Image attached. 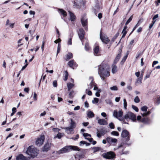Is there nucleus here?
<instances>
[{
    "label": "nucleus",
    "instance_id": "nucleus-35",
    "mask_svg": "<svg viewBox=\"0 0 160 160\" xmlns=\"http://www.w3.org/2000/svg\"><path fill=\"white\" fill-rule=\"evenodd\" d=\"M148 108V107L146 106H144L142 107L141 110L143 111L146 112Z\"/></svg>",
    "mask_w": 160,
    "mask_h": 160
},
{
    "label": "nucleus",
    "instance_id": "nucleus-13",
    "mask_svg": "<svg viewBox=\"0 0 160 160\" xmlns=\"http://www.w3.org/2000/svg\"><path fill=\"white\" fill-rule=\"evenodd\" d=\"M85 32L84 30L82 29H80L78 32V35L80 39L82 41L84 37Z\"/></svg>",
    "mask_w": 160,
    "mask_h": 160
},
{
    "label": "nucleus",
    "instance_id": "nucleus-51",
    "mask_svg": "<svg viewBox=\"0 0 160 160\" xmlns=\"http://www.w3.org/2000/svg\"><path fill=\"white\" fill-rule=\"evenodd\" d=\"M158 14H156L152 18V20L153 21H155L154 20L158 18Z\"/></svg>",
    "mask_w": 160,
    "mask_h": 160
},
{
    "label": "nucleus",
    "instance_id": "nucleus-7",
    "mask_svg": "<svg viewBox=\"0 0 160 160\" xmlns=\"http://www.w3.org/2000/svg\"><path fill=\"white\" fill-rule=\"evenodd\" d=\"M107 141L108 143L110 145H115L116 144L117 142V140L114 138H113L110 137H108L106 138Z\"/></svg>",
    "mask_w": 160,
    "mask_h": 160
},
{
    "label": "nucleus",
    "instance_id": "nucleus-14",
    "mask_svg": "<svg viewBox=\"0 0 160 160\" xmlns=\"http://www.w3.org/2000/svg\"><path fill=\"white\" fill-rule=\"evenodd\" d=\"M122 51V50L121 49L119 50V53H118L116 56L113 62L114 64H116L119 61L121 57Z\"/></svg>",
    "mask_w": 160,
    "mask_h": 160
},
{
    "label": "nucleus",
    "instance_id": "nucleus-37",
    "mask_svg": "<svg viewBox=\"0 0 160 160\" xmlns=\"http://www.w3.org/2000/svg\"><path fill=\"white\" fill-rule=\"evenodd\" d=\"M99 99L98 98H94V99L92 100V103H94L95 102L97 103L98 102Z\"/></svg>",
    "mask_w": 160,
    "mask_h": 160
},
{
    "label": "nucleus",
    "instance_id": "nucleus-1",
    "mask_svg": "<svg viewBox=\"0 0 160 160\" xmlns=\"http://www.w3.org/2000/svg\"><path fill=\"white\" fill-rule=\"evenodd\" d=\"M70 150L74 151H80V149L77 146L70 145L66 146L57 151V152L58 154L63 153L69 152Z\"/></svg>",
    "mask_w": 160,
    "mask_h": 160
},
{
    "label": "nucleus",
    "instance_id": "nucleus-53",
    "mask_svg": "<svg viewBox=\"0 0 160 160\" xmlns=\"http://www.w3.org/2000/svg\"><path fill=\"white\" fill-rule=\"evenodd\" d=\"M37 95L36 93L34 92V95H33V99L34 100H37Z\"/></svg>",
    "mask_w": 160,
    "mask_h": 160
},
{
    "label": "nucleus",
    "instance_id": "nucleus-62",
    "mask_svg": "<svg viewBox=\"0 0 160 160\" xmlns=\"http://www.w3.org/2000/svg\"><path fill=\"white\" fill-rule=\"evenodd\" d=\"M28 65V63H26V64L25 65H24L22 67L21 69V70L23 71V70H24L26 68V67H27Z\"/></svg>",
    "mask_w": 160,
    "mask_h": 160
},
{
    "label": "nucleus",
    "instance_id": "nucleus-36",
    "mask_svg": "<svg viewBox=\"0 0 160 160\" xmlns=\"http://www.w3.org/2000/svg\"><path fill=\"white\" fill-rule=\"evenodd\" d=\"M85 48L86 51H88L89 49V44L88 43H86L85 46Z\"/></svg>",
    "mask_w": 160,
    "mask_h": 160
},
{
    "label": "nucleus",
    "instance_id": "nucleus-49",
    "mask_svg": "<svg viewBox=\"0 0 160 160\" xmlns=\"http://www.w3.org/2000/svg\"><path fill=\"white\" fill-rule=\"evenodd\" d=\"M45 42L43 41L42 42V44L41 46V49L42 52L44 50V47L45 44Z\"/></svg>",
    "mask_w": 160,
    "mask_h": 160
},
{
    "label": "nucleus",
    "instance_id": "nucleus-61",
    "mask_svg": "<svg viewBox=\"0 0 160 160\" xmlns=\"http://www.w3.org/2000/svg\"><path fill=\"white\" fill-rule=\"evenodd\" d=\"M80 106H78L76 107H75L74 108V110H78L79 109H80Z\"/></svg>",
    "mask_w": 160,
    "mask_h": 160
},
{
    "label": "nucleus",
    "instance_id": "nucleus-16",
    "mask_svg": "<svg viewBox=\"0 0 160 160\" xmlns=\"http://www.w3.org/2000/svg\"><path fill=\"white\" fill-rule=\"evenodd\" d=\"M94 54L95 55L98 56L99 55V46H96L94 48Z\"/></svg>",
    "mask_w": 160,
    "mask_h": 160
},
{
    "label": "nucleus",
    "instance_id": "nucleus-56",
    "mask_svg": "<svg viewBox=\"0 0 160 160\" xmlns=\"http://www.w3.org/2000/svg\"><path fill=\"white\" fill-rule=\"evenodd\" d=\"M85 143H86V142L83 141H81L79 144V145L81 146L82 144H84Z\"/></svg>",
    "mask_w": 160,
    "mask_h": 160
},
{
    "label": "nucleus",
    "instance_id": "nucleus-21",
    "mask_svg": "<svg viewBox=\"0 0 160 160\" xmlns=\"http://www.w3.org/2000/svg\"><path fill=\"white\" fill-rule=\"evenodd\" d=\"M81 22L82 25L83 26L85 27L87 25V20L84 17L82 18L81 19Z\"/></svg>",
    "mask_w": 160,
    "mask_h": 160
},
{
    "label": "nucleus",
    "instance_id": "nucleus-15",
    "mask_svg": "<svg viewBox=\"0 0 160 160\" xmlns=\"http://www.w3.org/2000/svg\"><path fill=\"white\" fill-rule=\"evenodd\" d=\"M98 123L100 125H105L108 124L107 121L103 119H100L98 120Z\"/></svg>",
    "mask_w": 160,
    "mask_h": 160
},
{
    "label": "nucleus",
    "instance_id": "nucleus-24",
    "mask_svg": "<svg viewBox=\"0 0 160 160\" xmlns=\"http://www.w3.org/2000/svg\"><path fill=\"white\" fill-rule=\"evenodd\" d=\"M69 13L70 14V19L71 21H74L75 19V15L72 13L71 12L69 11Z\"/></svg>",
    "mask_w": 160,
    "mask_h": 160
},
{
    "label": "nucleus",
    "instance_id": "nucleus-12",
    "mask_svg": "<svg viewBox=\"0 0 160 160\" xmlns=\"http://www.w3.org/2000/svg\"><path fill=\"white\" fill-rule=\"evenodd\" d=\"M30 157H26L22 154H18L16 158V160H29L30 159Z\"/></svg>",
    "mask_w": 160,
    "mask_h": 160
},
{
    "label": "nucleus",
    "instance_id": "nucleus-17",
    "mask_svg": "<svg viewBox=\"0 0 160 160\" xmlns=\"http://www.w3.org/2000/svg\"><path fill=\"white\" fill-rule=\"evenodd\" d=\"M58 11L62 15L63 17H66L67 16V13L64 10L61 9H58Z\"/></svg>",
    "mask_w": 160,
    "mask_h": 160
},
{
    "label": "nucleus",
    "instance_id": "nucleus-18",
    "mask_svg": "<svg viewBox=\"0 0 160 160\" xmlns=\"http://www.w3.org/2000/svg\"><path fill=\"white\" fill-rule=\"evenodd\" d=\"M84 155L83 154H77L75 155V158L76 159L78 160H80L81 158H83L84 157Z\"/></svg>",
    "mask_w": 160,
    "mask_h": 160
},
{
    "label": "nucleus",
    "instance_id": "nucleus-30",
    "mask_svg": "<svg viewBox=\"0 0 160 160\" xmlns=\"http://www.w3.org/2000/svg\"><path fill=\"white\" fill-rule=\"evenodd\" d=\"M97 130L98 132H99L101 133V134L102 135H103L104 134H105L106 133V130H103L102 129L100 131H99L98 129H97Z\"/></svg>",
    "mask_w": 160,
    "mask_h": 160
},
{
    "label": "nucleus",
    "instance_id": "nucleus-6",
    "mask_svg": "<svg viewBox=\"0 0 160 160\" xmlns=\"http://www.w3.org/2000/svg\"><path fill=\"white\" fill-rule=\"evenodd\" d=\"M102 156L105 158L110 159L115 158L116 155L113 152L110 151L103 153Z\"/></svg>",
    "mask_w": 160,
    "mask_h": 160
},
{
    "label": "nucleus",
    "instance_id": "nucleus-20",
    "mask_svg": "<svg viewBox=\"0 0 160 160\" xmlns=\"http://www.w3.org/2000/svg\"><path fill=\"white\" fill-rule=\"evenodd\" d=\"M142 77H140L138 78L135 82V84L137 85L138 84H140L142 83Z\"/></svg>",
    "mask_w": 160,
    "mask_h": 160
},
{
    "label": "nucleus",
    "instance_id": "nucleus-25",
    "mask_svg": "<svg viewBox=\"0 0 160 160\" xmlns=\"http://www.w3.org/2000/svg\"><path fill=\"white\" fill-rule=\"evenodd\" d=\"M74 86V84L70 82H69L67 84V87L68 88V90L70 91L71 89L73 88Z\"/></svg>",
    "mask_w": 160,
    "mask_h": 160
},
{
    "label": "nucleus",
    "instance_id": "nucleus-19",
    "mask_svg": "<svg viewBox=\"0 0 160 160\" xmlns=\"http://www.w3.org/2000/svg\"><path fill=\"white\" fill-rule=\"evenodd\" d=\"M76 123L75 122L73 121L72 119H71V122L70 123V127L74 128L76 127Z\"/></svg>",
    "mask_w": 160,
    "mask_h": 160
},
{
    "label": "nucleus",
    "instance_id": "nucleus-41",
    "mask_svg": "<svg viewBox=\"0 0 160 160\" xmlns=\"http://www.w3.org/2000/svg\"><path fill=\"white\" fill-rule=\"evenodd\" d=\"M123 105L124 108L126 109L127 105L126 100L125 99H123Z\"/></svg>",
    "mask_w": 160,
    "mask_h": 160
},
{
    "label": "nucleus",
    "instance_id": "nucleus-47",
    "mask_svg": "<svg viewBox=\"0 0 160 160\" xmlns=\"http://www.w3.org/2000/svg\"><path fill=\"white\" fill-rule=\"evenodd\" d=\"M53 87H56L57 86V82L56 80H54L53 82Z\"/></svg>",
    "mask_w": 160,
    "mask_h": 160
},
{
    "label": "nucleus",
    "instance_id": "nucleus-63",
    "mask_svg": "<svg viewBox=\"0 0 160 160\" xmlns=\"http://www.w3.org/2000/svg\"><path fill=\"white\" fill-rule=\"evenodd\" d=\"M85 106L87 108H88L89 107V104L87 101L85 102Z\"/></svg>",
    "mask_w": 160,
    "mask_h": 160
},
{
    "label": "nucleus",
    "instance_id": "nucleus-59",
    "mask_svg": "<svg viewBox=\"0 0 160 160\" xmlns=\"http://www.w3.org/2000/svg\"><path fill=\"white\" fill-rule=\"evenodd\" d=\"M85 138L86 139L88 140L89 141V142H92L93 140V138Z\"/></svg>",
    "mask_w": 160,
    "mask_h": 160
},
{
    "label": "nucleus",
    "instance_id": "nucleus-27",
    "mask_svg": "<svg viewBox=\"0 0 160 160\" xmlns=\"http://www.w3.org/2000/svg\"><path fill=\"white\" fill-rule=\"evenodd\" d=\"M72 56V54L71 53H68L66 55V58L65 59L66 60H68L69 59L71 58Z\"/></svg>",
    "mask_w": 160,
    "mask_h": 160
},
{
    "label": "nucleus",
    "instance_id": "nucleus-58",
    "mask_svg": "<svg viewBox=\"0 0 160 160\" xmlns=\"http://www.w3.org/2000/svg\"><path fill=\"white\" fill-rule=\"evenodd\" d=\"M120 99V97H116L115 98V100L116 102H118L119 101Z\"/></svg>",
    "mask_w": 160,
    "mask_h": 160
},
{
    "label": "nucleus",
    "instance_id": "nucleus-26",
    "mask_svg": "<svg viewBox=\"0 0 160 160\" xmlns=\"http://www.w3.org/2000/svg\"><path fill=\"white\" fill-rule=\"evenodd\" d=\"M87 116L89 118H92L94 117V114L92 112L89 111L88 112Z\"/></svg>",
    "mask_w": 160,
    "mask_h": 160
},
{
    "label": "nucleus",
    "instance_id": "nucleus-60",
    "mask_svg": "<svg viewBox=\"0 0 160 160\" xmlns=\"http://www.w3.org/2000/svg\"><path fill=\"white\" fill-rule=\"evenodd\" d=\"M29 88H24V91L26 92H28L29 91Z\"/></svg>",
    "mask_w": 160,
    "mask_h": 160
},
{
    "label": "nucleus",
    "instance_id": "nucleus-3",
    "mask_svg": "<svg viewBox=\"0 0 160 160\" xmlns=\"http://www.w3.org/2000/svg\"><path fill=\"white\" fill-rule=\"evenodd\" d=\"M98 73L103 80L104 79L105 77H108L110 75L109 72L105 69L101 65L99 67Z\"/></svg>",
    "mask_w": 160,
    "mask_h": 160
},
{
    "label": "nucleus",
    "instance_id": "nucleus-57",
    "mask_svg": "<svg viewBox=\"0 0 160 160\" xmlns=\"http://www.w3.org/2000/svg\"><path fill=\"white\" fill-rule=\"evenodd\" d=\"M158 63V61H154L152 63V67H154V66L155 65Z\"/></svg>",
    "mask_w": 160,
    "mask_h": 160
},
{
    "label": "nucleus",
    "instance_id": "nucleus-42",
    "mask_svg": "<svg viewBox=\"0 0 160 160\" xmlns=\"http://www.w3.org/2000/svg\"><path fill=\"white\" fill-rule=\"evenodd\" d=\"M127 33V31L126 30H123L122 32V38H123L125 37Z\"/></svg>",
    "mask_w": 160,
    "mask_h": 160
},
{
    "label": "nucleus",
    "instance_id": "nucleus-23",
    "mask_svg": "<svg viewBox=\"0 0 160 160\" xmlns=\"http://www.w3.org/2000/svg\"><path fill=\"white\" fill-rule=\"evenodd\" d=\"M115 64H112V73H115L117 71V67L115 65Z\"/></svg>",
    "mask_w": 160,
    "mask_h": 160
},
{
    "label": "nucleus",
    "instance_id": "nucleus-50",
    "mask_svg": "<svg viewBox=\"0 0 160 160\" xmlns=\"http://www.w3.org/2000/svg\"><path fill=\"white\" fill-rule=\"evenodd\" d=\"M83 136L85 137H88V136H89L90 137H91V135L90 134H89L88 133H83Z\"/></svg>",
    "mask_w": 160,
    "mask_h": 160
},
{
    "label": "nucleus",
    "instance_id": "nucleus-46",
    "mask_svg": "<svg viewBox=\"0 0 160 160\" xmlns=\"http://www.w3.org/2000/svg\"><path fill=\"white\" fill-rule=\"evenodd\" d=\"M109 126L111 129H113L114 128V125L112 122L109 123Z\"/></svg>",
    "mask_w": 160,
    "mask_h": 160
},
{
    "label": "nucleus",
    "instance_id": "nucleus-8",
    "mask_svg": "<svg viewBox=\"0 0 160 160\" xmlns=\"http://www.w3.org/2000/svg\"><path fill=\"white\" fill-rule=\"evenodd\" d=\"M45 137L44 135H42L36 141V144L38 146L42 145L44 141Z\"/></svg>",
    "mask_w": 160,
    "mask_h": 160
},
{
    "label": "nucleus",
    "instance_id": "nucleus-54",
    "mask_svg": "<svg viewBox=\"0 0 160 160\" xmlns=\"http://www.w3.org/2000/svg\"><path fill=\"white\" fill-rule=\"evenodd\" d=\"M93 83H94L93 81L92 82V81L91 82L90 84V87L89 88H88L89 89H91L92 88V86L93 85Z\"/></svg>",
    "mask_w": 160,
    "mask_h": 160
},
{
    "label": "nucleus",
    "instance_id": "nucleus-45",
    "mask_svg": "<svg viewBox=\"0 0 160 160\" xmlns=\"http://www.w3.org/2000/svg\"><path fill=\"white\" fill-rule=\"evenodd\" d=\"M132 108L134 109V110L136 112H138V108L133 105H132Z\"/></svg>",
    "mask_w": 160,
    "mask_h": 160
},
{
    "label": "nucleus",
    "instance_id": "nucleus-2",
    "mask_svg": "<svg viewBox=\"0 0 160 160\" xmlns=\"http://www.w3.org/2000/svg\"><path fill=\"white\" fill-rule=\"evenodd\" d=\"M26 153L32 158H34L38 154L39 151L33 146H29L28 148Z\"/></svg>",
    "mask_w": 160,
    "mask_h": 160
},
{
    "label": "nucleus",
    "instance_id": "nucleus-43",
    "mask_svg": "<svg viewBox=\"0 0 160 160\" xmlns=\"http://www.w3.org/2000/svg\"><path fill=\"white\" fill-rule=\"evenodd\" d=\"M156 21V20H155V21H153L152 22V23L149 26V29H151L153 25L155 23Z\"/></svg>",
    "mask_w": 160,
    "mask_h": 160
},
{
    "label": "nucleus",
    "instance_id": "nucleus-38",
    "mask_svg": "<svg viewBox=\"0 0 160 160\" xmlns=\"http://www.w3.org/2000/svg\"><path fill=\"white\" fill-rule=\"evenodd\" d=\"M62 137L61 135V133H58L57 135L56 136H55L54 137V138H58V139H60Z\"/></svg>",
    "mask_w": 160,
    "mask_h": 160
},
{
    "label": "nucleus",
    "instance_id": "nucleus-10",
    "mask_svg": "<svg viewBox=\"0 0 160 160\" xmlns=\"http://www.w3.org/2000/svg\"><path fill=\"white\" fill-rule=\"evenodd\" d=\"M52 143L51 142H48L42 148L43 152H47L50 149Z\"/></svg>",
    "mask_w": 160,
    "mask_h": 160
},
{
    "label": "nucleus",
    "instance_id": "nucleus-11",
    "mask_svg": "<svg viewBox=\"0 0 160 160\" xmlns=\"http://www.w3.org/2000/svg\"><path fill=\"white\" fill-rule=\"evenodd\" d=\"M100 38L102 41L106 44L110 41L108 37L105 35H102L101 32L100 34Z\"/></svg>",
    "mask_w": 160,
    "mask_h": 160
},
{
    "label": "nucleus",
    "instance_id": "nucleus-40",
    "mask_svg": "<svg viewBox=\"0 0 160 160\" xmlns=\"http://www.w3.org/2000/svg\"><path fill=\"white\" fill-rule=\"evenodd\" d=\"M140 101V99L138 96H136L134 99V101L136 103L139 102Z\"/></svg>",
    "mask_w": 160,
    "mask_h": 160
},
{
    "label": "nucleus",
    "instance_id": "nucleus-28",
    "mask_svg": "<svg viewBox=\"0 0 160 160\" xmlns=\"http://www.w3.org/2000/svg\"><path fill=\"white\" fill-rule=\"evenodd\" d=\"M128 53H127L126 55H125L122 58V60L121 62V64H123L124 62L125 61L126 59L128 57Z\"/></svg>",
    "mask_w": 160,
    "mask_h": 160
},
{
    "label": "nucleus",
    "instance_id": "nucleus-44",
    "mask_svg": "<svg viewBox=\"0 0 160 160\" xmlns=\"http://www.w3.org/2000/svg\"><path fill=\"white\" fill-rule=\"evenodd\" d=\"M93 149L94 150V152H95L99 151L100 148L99 147H94L93 148Z\"/></svg>",
    "mask_w": 160,
    "mask_h": 160
},
{
    "label": "nucleus",
    "instance_id": "nucleus-22",
    "mask_svg": "<svg viewBox=\"0 0 160 160\" xmlns=\"http://www.w3.org/2000/svg\"><path fill=\"white\" fill-rule=\"evenodd\" d=\"M65 129L66 130V132L68 134H69L71 133L73 131L72 128L70 127H68L66 128Z\"/></svg>",
    "mask_w": 160,
    "mask_h": 160
},
{
    "label": "nucleus",
    "instance_id": "nucleus-33",
    "mask_svg": "<svg viewBox=\"0 0 160 160\" xmlns=\"http://www.w3.org/2000/svg\"><path fill=\"white\" fill-rule=\"evenodd\" d=\"M68 72L67 71H65V77L64 78V81H66L67 80L68 77Z\"/></svg>",
    "mask_w": 160,
    "mask_h": 160
},
{
    "label": "nucleus",
    "instance_id": "nucleus-32",
    "mask_svg": "<svg viewBox=\"0 0 160 160\" xmlns=\"http://www.w3.org/2000/svg\"><path fill=\"white\" fill-rule=\"evenodd\" d=\"M110 89L112 91H117L118 90V88L116 86H114L110 87Z\"/></svg>",
    "mask_w": 160,
    "mask_h": 160
},
{
    "label": "nucleus",
    "instance_id": "nucleus-39",
    "mask_svg": "<svg viewBox=\"0 0 160 160\" xmlns=\"http://www.w3.org/2000/svg\"><path fill=\"white\" fill-rule=\"evenodd\" d=\"M150 113L151 112L150 111H148L147 112L143 113V114H142V117H145L149 115Z\"/></svg>",
    "mask_w": 160,
    "mask_h": 160
},
{
    "label": "nucleus",
    "instance_id": "nucleus-64",
    "mask_svg": "<svg viewBox=\"0 0 160 160\" xmlns=\"http://www.w3.org/2000/svg\"><path fill=\"white\" fill-rule=\"evenodd\" d=\"M74 6L76 7L77 8H79V5L76 3L75 2L74 3Z\"/></svg>",
    "mask_w": 160,
    "mask_h": 160
},
{
    "label": "nucleus",
    "instance_id": "nucleus-31",
    "mask_svg": "<svg viewBox=\"0 0 160 160\" xmlns=\"http://www.w3.org/2000/svg\"><path fill=\"white\" fill-rule=\"evenodd\" d=\"M133 16L132 15L130 16L129 18L128 19V20L125 23V25H127L132 20Z\"/></svg>",
    "mask_w": 160,
    "mask_h": 160
},
{
    "label": "nucleus",
    "instance_id": "nucleus-5",
    "mask_svg": "<svg viewBox=\"0 0 160 160\" xmlns=\"http://www.w3.org/2000/svg\"><path fill=\"white\" fill-rule=\"evenodd\" d=\"M124 117L127 121H128L129 120H131L133 122H135L136 120V115L131 112H128L125 115Z\"/></svg>",
    "mask_w": 160,
    "mask_h": 160
},
{
    "label": "nucleus",
    "instance_id": "nucleus-55",
    "mask_svg": "<svg viewBox=\"0 0 160 160\" xmlns=\"http://www.w3.org/2000/svg\"><path fill=\"white\" fill-rule=\"evenodd\" d=\"M156 103L158 105L160 103V97L158 98Z\"/></svg>",
    "mask_w": 160,
    "mask_h": 160
},
{
    "label": "nucleus",
    "instance_id": "nucleus-4",
    "mask_svg": "<svg viewBox=\"0 0 160 160\" xmlns=\"http://www.w3.org/2000/svg\"><path fill=\"white\" fill-rule=\"evenodd\" d=\"M123 114V112L121 110H120L118 112L117 110H114L113 115L115 118H117L120 121H122L123 123L128 124V122H126L124 117H122Z\"/></svg>",
    "mask_w": 160,
    "mask_h": 160
},
{
    "label": "nucleus",
    "instance_id": "nucleus-52",
    "mask_svg": "<svg viewBox=\"0 0 160 160\" xmlns=\"http://www.w3.org/2000/svg\"><path fill=\"white\" fill-rule=\"evenodd\" d=\"M68 45H72V38H70L68 41Z\"/></svg>",
    "mask_w": 160,
    "mask_h": 160
},
{
    "label": "nucleus",
    "instance_id": "nucleus-9",
    "mask_svg": "<svg viewBox=\"0 0 160 160\" xmlns=\"http://www.w3.org/2000/svg\"><path fill=\"white\" fill-rule=\"evenodd\" d=\"M121 136L123 138H126V141H128L130 139V135L129 134V132L126 130H124L122 131Z\"/></svg>",
    "mask_w": 160,
    "mask_h": 160
},
{
    "label": "nucleus",
    "instance_id": "nucleus-48",
    "mask_svg": "<svg viewBox=\"0 0 160 160\" xmlns=\"http://www.w3.org/2000/svg\"><path fill=\"white\" fill-rule=\"evenodd\" d=\"M74 91H72L71 92H70L69 94V95L70 98H72L73 97V96L72 95V93H73Z\"/></svg>",
    "mask_w": 160,
    "mask_h": 160
},
{
    "label": "nucleus",
    "instance_id": "nucleus-29",
    "mask_svg": "<svg viewBox=\"0 0 160 160\" xmlns=\"http://www.w3.org/2000/svg\"><path fill=\"white\" fill-rule=\"evenodd\" d=\"M74 63V61L73 60H72L69 61L68 63V65L69 66L72 68V66Z\"/></svg>",
    "mask_w": 160,
    "mask_h": 160
},
{
    "label": "nucleus",
    "instance_id": "nucleus-34",
    "mask_svg": "<svg viewBox=\"0 0 160 160\" xmlns=\"http://www.w3.org/2000/svg\"><path fill=\"white\" fill-rule=\"evenodd\" d=\"M111 134L112 135L116 136H118L119 135V133L117 132L116 131H113L112 132H111Z\"/></svg>",
    "mask_w": 160,
    "mask_h": 160
}]
</instances>
